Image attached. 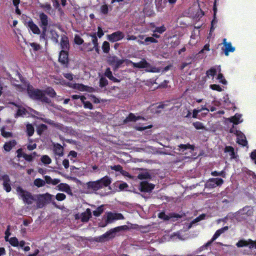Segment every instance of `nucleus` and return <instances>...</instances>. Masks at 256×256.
<instances>
[{
    "mask_svg": "<svg viewBox=\"0 0 256 256\" xmlns=\"http://www.w3.org/2000/svg\"><path fill=\"white\" fill-rule=\"evenodd\" d=\"M34 132V128L31 124H28L26 125V132L28 136H31L33 135Z\"/></svg>",
    "mask_w": 256,
    "mask_h": 256,
    "instance_id": "58836bf2",
    "label": "nucleus"
},
{
    "mask_svg": "<svg viewBox=\"0 0 256 256\" xmlns=\"http://www.w3.org/2000/svg\"><path fill=\"white\" fill-rule=\"evenodd\" d=\"M104 205H101L98 207L96 210L93 211V214L95 216H99L104 212Z\"/></svg>",
    "mask_w": 256,
    "mask_h": 256,
    "instance_id": "f704fd0d",
    "label": "nucleus"
},
{
    "mask_svg": "<svg viewBox=\"0 0 256 256\" xmlns=\"http://www.w3.org/2000/svg\"><path fill=\"white\" fill-rule=\"evenodd\" d=\"M216 73V70L214 68H212L206 72V76L207 77L214 76Z\"/></svg>",
    "mask_w": 256,
    "mask_h": 256,
    "instance_id": "37998d69",
    "label": "nucleus"
},
{
    "mask_svg": "<svg viewBox=\"0 0 256 256\" xmlns=\"http://www.w3.org/2000/svg\"><path fill=\"white\" fill-rule=\"evenodd\" d=\"M108 7L106 4L102 5L100 8V12L104 14H107L108 12Z\"/></svg>",
    "mask_w": 256,
    "mask_h": 256,
    "instance_id": "de8ad7c7",
    "label": "nucleus"
},
{
    "mask_svg": "<svg viewBox=\"0 0 256 256\" xmlns=\"http://www.w3.org/2000/svg\"><path fill=\"white\" fill-rule=\"evenodd\" d=\"M40 7L46 11H50L52 9V6L50 4H40Z\"/></svg>",
    "mask_w": 256,
    "mask_h": 256,
    "instance_id": "052dcab7",
    "label": "nucleus"
},
{
    "mask_svg": "<svg viewBox=\"0 0 256 256\" xmlns=\"http://www.w3.org/2000/svg\"><path fill=\"white\" fill-rule=\"evenodd\" d=\"M166 30V28L163 25L160 26L156 27L155 30L153 31L154 32H158L159 34H162Z\"/></svg>",
    "mask_w": 256,
    "mask_h": 256,
    "instance_id": "4d7b16f0",
    "label": "nucleus"
},
{
    "mask_svg": "<svg viewBox=\"0 0 256 256\" xmlns=\"http://www.w3.org/2000/svg\"><path fill=\"white\" fill-rule=\"evenodd\" d=\"M57 187L58 188V190H59L62 192H68L70 190V187L68 184L64 183H60L59 184Z\"/></svg>",
    "mask_w": 256,
    "mask_h": 256,
    "instance_id": "72a5a7b5",
    "label": "nucleus"
},
{
    "mask_svg": "<svg viewBox=\"0 0 256 256\" xmlns=\"http://www.w3.org/2000/svg\"><path fill=\"white\" fill-rule=\"evenodd\" d=\"M192 125L196 130H204V126L203 124L200 122H196L192 123Z\"/></svg>",
    "mask_w": 256,
    "mask_h": 256,
    "instance_id": "09e8293b",
    "label": "nucleus"
},
{
    "mask_svg": "<svg viewBox=\"0 0 256 256\" xmlns=\"http://www.w3.org/2000/svg\"><path fill=\"white\" fill-rule=\"evenodd\" d=\"M210 88L214 90H216L219 92L222 91V88L218 84H212L210 86Z\"/></svg>",
    "mask_w": 256,
    "mask_h": 256,
    "instance_id": "6e6d98bb",
    "label": "nucleus"
},
{
    "mask_svg": "<svg viewBox=\"0 0 256 256\" xmlns=\"http://www.w3.org/2000/svg\"><path fill=\"white\" fill-rule=\"evenodd\" d=\"M211 174L214 176H222L223 178H225L226 176V172L224 170H222L220 172L213 171L212 172Z\"/></svg>",
    "mask_w": 256,
    "mask_h": 256,
    "instance_id": "3c124183",
    "label": "nucleus"
},
{
    "mask_svg": "<svg viewBox=\"0 0 256 256\" xmlns=\"http://www.w3.org/2000/svg\"><path fill=\"white\" fill-rule=\"evenodd\" d=\"M137 177L138 179L142 180L150 178L151 176L148 172H146L144 173L139 174Z\"/></svg>",
    "mask_w": 256,
    "mask_h": 256,
    "instance_id": "79ce46f5",
    "label": "nucleus"
},
{
    "mask_svg": "<svg viewBox=\"0 0 256 256\" xmlns=\"http://www.w3.org/2000/svg\"><path fill=\"white\" fill-rule=\"evenodd\" d=\"M238 214L240 215H246L247 216H251L254 214L252 208L250 206H246L240 209L238 212Z\"/></svg>",
    "mask_w": 256,
    "mask_h": 256,
    "instance_id": "f3484780",
    "label": "nucleus"
},
{
    "mask_svg": "<svg viewBox=\"0 0 256 256\" xmlns=\"http://www.w3.org/2000/svg\"><path fill=\"white\" fill-rule=\"evenodd\" d=\"M38 16L40 20L38 25L42 28V32H40V33L39 34L40 40H44L46 42V43L48 41L46 32L48 28L50 26L49 22L50 20V19L45 13L43 12H40Z\"/></svg>",
    "mask_w": 256,
    "mask_h": 256,
    "instance_id": "f03ea898",
    "label": "nucleus"
},
{
    "mask_svg": "<svg viewBox=\"0 0 256 256\" xmlns=\"http://www.w3.org/2000/svg\"><path fill=\"white\" fill-rule=\"evenodd\" d=\"M86 96H82L81 102L84 104V108H88L89 110H92L94 108V107L92 104L88 101H86Z\"/></svg>",
    "mask_w": 256,
    "mask_h": 256,
    "instance_id": "c756f323",
    "label": "nucleus"
},
{
    "mask_svg": "<svg viewBox=\"0 0 256 256\" xmlns=\"http://www.w3.org/2000/svg\"><path fill=\"white\" fill-rule=\"evenodd\" d=\"M43 92L52 98H54L56 95V94L54 89L50 86L46 88V89Z\"/></svg>",
    "mask_w": 256,
    "mask_h": 256,
    "instance_id": "473e14b6",
    "label": "nucleus"
},
{
    "mask_svg": "<svg viewBox=\"0 0 256 256\" xmlns=\"http://www.w3.org/2000/svg\"><path fill=\"white\" fill-rule=\"evenodd\" d=\"M1 134L4 138H8L12 136V133L9 132H6L4 130V128H2L1 130Z\"/></svg>",
    "mask_w": 256,
    "mask_h": 256,
    "instance_id": "603ef678",
    "label": "nucleus"
},
{
    "mask_svg": "<svg viewBox=\"0 0 256 256\" xmlns=\"http://www.w3.org/2000/svg\"><path fill=\"white\" fill-rule=\"evenodd\" d=\"M54 154L58 156H62L64 154V150L62 146L59 144H56L54 146Z\"/></svg>",
    "mask_w": 256,
    "mask_h": 256,
    "instance_id": "393cba45",
    "label": "nucleus"
},
{
    "mask_svg": "<svg viewBox=\"0 0 256 256\" xmlns=\"http://www.w3.org/2000/svg\"><path fill=\"white\" fill-rule=\"evenodd\" d=\"M124 219V216L120 213H113L108 212L107 213L106 220L105 224L100 226L102 227H105L108 224L112 222L114 220Z\"/></svg>",
    "mask_w": 256,
    "mask_h": 256,
    "instance_id": "6e6552de",
    "label": "nucleus"
},
{
    "mask_svg": "<svg viewBox=\"0 0 256 256\" xmlns=\"http://www.w3.org/2000/svg\"><path fill=\"white\" fill-rule=\"evenodd\" d=\"M141 116H136L134 114L130 113L128 116L124 120V124H127L128 122H136V120L142 119Z\"/></svg>",
    "mask_w": 256,
    "mask_h": 256,
    "instance_id": "6ab92c4d",
    "label": "nucleus"
},
{
    "mask_svg": "<svg viewBox=\"0 0 256 256\" xmlns=\"http://www.w3.org/2000/svg\"><path fill=\"white\" fill-rule=\"evenodd\" d=\"M46 184V182L44 180L38 178L34 180V184L38 188L42 187Z\"/></svg>",
    "mask_w": 256,
    "mask_h": 256,
    "instance_id": "e433bc0d",
    "label": "nucleus"
},
{
    "mask_svg": "<svg viewBox=\"0 0 256 256\" xmlns=\"http://www.w3.org/2000/svg\"><path fill=\"white\" fill-rule=\"evenodd\" d=\"M41 161L46 164H49L52 162V160L47 155L42 156L41 158Z\"/></svg>",
    "mask_w": 256,
    "mask_h": 256,
    "instance_id": "c03bdc74",
    "label": "nucleus"
},
{
    "mask_svg": "<svg viewBox=\"0 0 256 256\" xmlns=\"http://www.w3.org/2000/svg\"><path fill=\"white\" fill-rule=\"evenodd\" d=\"M124 38V34L122 32L116 31L108 35V39L109 41L114 42L122 40Z\"/></svg>",
    "mask_w": 256,
    "mask_h": 256,
    "instance_id": "f8f14e48",
    "label": "nucleus"
},
{
    "mask_svg": "<svg viewBox=\"0 0 256 256\" xmlns=\"http://www.w3.org/2000/svg\"><path fill=\"white\" fill-rule=\"evenodd\" d=\"M250 240L251 239H248V240H240L236 243V246L238 248H242L244 246H250Z\"/></svg>",
    "mask_w": 256,
    "mask_h": 256,
    "instance_id": "bb28decb",
    "label": "nucleus"
},
{
    "mask_svg": "<svg viewBox=\"0 0 256 256\" xmlns=\"http://www.w3.org/2000/svg\"><path fill=\"white\" fill-rule=\"evenodd\" d=\"M66 196L63 193H58L56 196V198L58 201H62L66 199Z\"/></svg>",
    "mask_w": 256,
    "mask_h": 256,
    "instance_id": "680f3d73",
    "label": "nucleus"
},
{
    "mask_svg": "<svg viewBox=\"0 0 256 256\" xmlns=\"http://www.w3.org/2000/svg\"><path fill=\"white\" fill-rule=\"evenodd\" d=\"M102 49L104 53H108L110 50L109 42L106 41H104L102 45Z\"/></svg>",
    "mask_w": 256,
    "mask_h": 256,
    "instance_id": "a19ab883",
    "label": "nucleus"
},
{
    "mask_svg": "<svg viewBox=\"0 0 256 256\" xmlns=\"http://www.w3.org/2000/svg\"><path fill=\"white\" fill-rule=\"evenodd\" d=\"M74 41V42L78 45H80L82 44L84 42L82 38L78 34L75 35Z\"/></svg>",
    "mask_w": 256,
    "mask_h": 256,
    "instance_id": "5fc2aeb1",
    "label": "nucleus"
},
{
    "mask_svg": "<svg viewBox=\"0 0 256 256\" xmlns=\"http://www.w3.org/2000/svg\"><path fill=\"white\" fill-rule=\"evenodd\" d=\"M217 79L220 80V82L224 84H227V81L224 78V76L222 73H219L218 74Z\"/></svg>",
    "mask_w": 256,
    "mask_h": 256,
    "instance_id": "bf43d9fd",
    "label": "nucleus"
},
{
    "mask_svg": "<svg viewBox=\"0 0 256 256\" xmlns=\"http://www.w3.org/2000/svg\"><path fill=\"white\" fill-rule=\"evenodd\" d=\"M236 142L239 144H240L244 146H246L248 144V142L246 140V138L243 134H242L241 135L238 136Z\"/></svg>",
    "mask_w": 256,
    "mask_h": 256,
    "instance_id": "7c9ffc66",
    "label": "nucleus"
},
{
    "mask_svg": "<svg viewBox=\"0 0 256 256\" xmlns=\"http://www.w3.org/2000/svg\"><path fill=\"white\" fill-rule=\"evenodd\" d=\"M222 230L220 229L217 230L214 236H212L211 240H210L212 243L218 237L220 236V235L222 234Z\"/></svg>",
    "mask_w": 256,
    "mask_h": 256,
    "instance_id": "864d4df0",
    "label": "nucleus"
},
{
    "mask_svg": "<svg viewBox=\"0 0 256 256\" xmlns=\"http://www.w3.org/2000/svg\"><path fill=\"white\" fill-rule=\"evenodd\" d=\"M90 99L94 104H98L100 102V100L98 98L94 95L90 94Z\"/></svg>",
    "mask_w": 256,
    "mask_h": 256,
    "instance_id": "774afa93",
    "label": "nucleus"
},
{
    "mask_svg": "<svg viewBox=\"0 0 256 256\" xmlns=\"http://www.w3.org/2000/svg\"><path fill=\"white\" fill-rule=\"evenodd\" d=\"M30 46L33 48L34 51H38L40 49V46L36 42L30 43Z\"/></svg>",
    "mask_w": 256,
    "mask_h": 256,
    "instance_id": "e2e57ef3",
    "label": "nucleus"
},
{
    "mask_svg": "<svg viewBox=\"0 0 256 256\" xmlns=\"http://www.w3.org/2000/svg\"><path fill=\"white\" fill-rule=\"evenodd\" d=\"M181 217L180 214L174 212H171L168 215H166L164 212H162L158 214V218L164 220H168L173 218H180Z\"/></svg>",
    "mask_w": 256,
    "mask_h": 256,
    "instance_id": "4468645a",
    "label": "nucleus"
},
{
    "mask_svg": "<svg viewBox=\"0 0 256 256\" xmlns=\"http://www.w3.org/2000/svg\"><path fill=\"white\" fill-rule=\"evenodd\" d=\"M126 64L127 65L131 64L134 68H146V70L148 72H156V68L152 67L150 64L147 62V61L143 58L141 61L138 62H134L129 60H126Z\"/></svg>",
    "mask_w": 256,
    "mask_h": 256,
    "instance_id": "39448f33",
    "label": "nucleus"
},
{
    "mask_svg": "<svg viewBox=\"0 0 256 256\" xmlns=\"http://www.w3.org/2000/svg\"><path fill=\"white\" fill-rule=\"evenodd\" d=\"M125 226H120L112 228L110 230L106 232L104 234L96 237H94L93 239L94 242H104L108 241L110 239L114 237V234L120 230H124Z\"/></svg>",
    "mask_w": 256,
    "mask_h": 256,
    "instance_id": "20e7f679",
    "label": "nucleus"
},
{
    "mask_svg": "<svg viewBox=\"0 0 256 256\" xmlns=\"http://www.w3.org/2000/svg\"><path fill=\"white\" fill-rule=\"evenodd\" d=\"M108 84V81L106 78L104 77H102L100 79V84L99 86L100 88H103L106 86Z\"/></svg>",
    "mask_w": 256,
    "mask_h": 256,
    "instance_id": "8fccbe9b",
    "label": "nucleus"
},
{
    "mask_svg": "<svg viewBox=\"0 0 256 256\" xmlns=\"http://www.w3.org/2000/svg\"><path fill=\"white\" fill-rule=\"evenodd\" d=\"M22 157L28 162H32L34 159L32 154H28L26 153L22 154Z\"/></svg>",
    "mask_w": 256,
    "mask_h": 256,
    "instance_id": "13d9d810",
    "label": "nucleus"
},
{
    "mask_svg": "<svg viewBox=\"0 0 256 256\" xmlns=\"http://www.w3.org/2000/svg\"><path fill=\"white\" fill-rule=\"evenodd\" d=\"M60 46L62 50H66L69 49V40L68 38L64 36L60 40Z\"/></svg>",
    "mask_w": 256,
    "mask_h": 256,
    "instance_id": "aec40b11",
    "label": "nucleus"
},
{
    "mask_svg": "<svg viewBox=\"0 0 256 256\" xmlns=\"http://www.w3.org/2000/svg\"><path fill=\"white\" fill-rule=\"evenodd\" d=\"M68 54L66 50H62L60 52L58 60L62 64H67L68 63Z\"/></svg>",
    "mask_w": 256,
    "mask_h": 256,
    "instance_id": "a211bd4d",
    "label": "nucleus"
},
{
    "mask_svg": "<svg viewBox=\"0 0 256 256\" xmlns=\"http://www.w3.org/2000/svg\"><path fill=\"white\" fill-rule=\"evenodd\" d=\"M88 36H91L92 38V42L94 46L98 45V40L96 36V32H94L88 34Z\"/></svg>",
    "mask_w": 256,
    "mask_h": 256,
    "instance_id": "49530a36",
    "label": "nucleus"
},
{
    "mask_svg": "<svg viewBox=\"0 0 256 256\" xmlns=\"http://www.w3.org/2000/svg\"><path fill=\"white\" fill-rule=\"evenodd\" d=\"M224 152H229L232 158H236L234 148L232 146H226Z\"/></svg>",
    "mask_w": 256,
    "mask_h": 256,
    "instance_id": "c85d7f7f",
    "label": "nucleus"
},
{
    "mask_svg": "<svg viewBox=\"0 0 256 256\" xmlns=\"http://www.w3.org/2000/svg\"><path fill=\"white\" fill-rule=\"evenodd\" d=\"M16 192L19 193L24 202L27 204H31L33 202L36 201L34 196L30 192L24 190L22 187L16 188Z\"/></svg>",
    "mask_w": 256,
    "mask_h": 256,
    "instance_id": "423d86ee",
    "label": "nucleus"
},
{
    "mask_svg": "<svg viewBox=\"0 0 256 256\" xmlns=\"http://www.w3.org/2000/svg\"><path fill=\"white\" fill-rule=\"evenodd\" d=\"M2 179L3 180V186L4 190L7 192H9L11 191L12 188L10 184V178L8 174L3 175L2 176Z\"/></svg>",
    "mask_w": 256,
    "mask_h": 256,
    "instance_id": "dca6fc26",
    "label": "nucleus"
},
{
    "mask_svg": "<svg viewBox=\"0 0 256 256\" xmlns=\"http://www.w3.org/2000/svg\"><path fill=\"white\" fill-rule=\"evenodd\" d=\"M154 184H150L146 181H142L140 182L139 190L142 192H150L154 188Z\"/></svg>",
    "mask_w": 256,
    "mask_h": 256,
    "instance_id": "9b49d317",
    "label": "nucleus"
},
{
    "mask_svg": "<svg viewBox=\"0 0 256 256\" xmlns=\"http://www.w3.org/2000/svg\"><path fill=\"white\" fill-rule=\"evenodd\" d=\"M138 42L140 44H148L149 43H157L158 41L154 37H147L144 39V41L138 40Z\"/></svg>",
    "mask_w": 256,
    "mask_h": 256,
    "instance_id": "a878e982",
    "label": "nucleus"
},
{
    "mask_svg": "<svg viewBox=\"0 0 256 256\" xmlns=\"http://www.w3.org/2000/svg\"><path fill=\"white\" fill-rule=\"evenodd\" d=\"M223 44L222 50L226 56H228L230 52H232L235 50V48L232 46L231 42H227L226 38L223 40Z\"/></svg>",
    "mask_w": 256,
    "mask_h": 256,
    "instance_id": "ddd939ff",
    "label": "nucleus"
},
{
    "mask_svg": "<svg viewBox=\"0 0 256 256\" xmlns=\"http://www.w3.org/2000/svg\"><path fill=\"white\" fill-rule=\"evenodd\" d=\"M26 114V110L24 108L23 109H18L16 112V116H23L25 115Z\"/></svg>",
    "mask_w": 256,
    "mask_h": 256,
    "instance_id": "338daca9",
    "label": "nucleus"
},
{
    "mask_svg": "<svg viewBox=\"0 0 256 256\" xmlns=\"http://www.w3.org/2000/svg\"><path fill=\"white\" fill-rule=\"evenodd\" d=\"M27 92L30 98L34 100H40L42 102L50 104L51 100L46 97L44 92L38 88H34L32 86H28Z\"/></svg>",
    "mask_w": 256,
    "mask_h": 256,
    "instance_id": "f257e3e1",
    "label": "nucleus"
},
{
    "mask_svg": "<svg viewBox=\"0 0 256 256\" xmlns=\"http://www.w3.org/2000/svg\"><path fill=\"white\" fill-rule=\"evenodd\" d=\"M82 86L84 88L83 90H86L89 92H95V89L92 87L86 86L83 84H82Z\"/></svg>",
    "mask_w": 256,
    "mask_h": 256,
    "instance_id": "69168bd1",
    "label": "nucleus"
},
{
    "mask_svg": "<svg viewBox=\"0 0 256 256\" xmlns=\"http://www.w3.org/2000/svg\"><path fill=\"white\" fill-rule=\"evenodd\" d=\"M212 243L209 240L206 244H204L203 246H200L196 250L197 253H199L202 252L203 250H208V246H210Z\"/></svg>",
    "mask_w": 256,
    "mask_h": 256,
    "instance_id": "4c0bfd02",
    "label": "nucleus"
},
{
    "mask_svg": "<svg viewBox=\"0 0 256 256\" xmlns=\"http://www.w3.org/2000/svg\"><path fill=\"white\" fill-rule=\"evenodd\" d=\"M179 150H182V152H184V150L187 149H190L192 150H194V146L190 144H180L178 146Z\"/></svg>",
    "mask_w": 256,
    "mask_h": 256,
    "instance_id": "2f4dec72",
    "label": "nucleus"
},
{
    "mask_svg": "<svg viewBox=\"0 0 256 256\" xmlns=\"http://www.w3.org/2000/svg\"><path fill=\"white\" fill-rule=\"evenodd\" d=\"M9 242L13 246L16 247L18 246L19 242L16 237L10 238L9 240Z\"/></svg>",
    "mask_w": 256,
    "mask_h": 256,
    "instance_id": "a18cd8bd",
    "label": "nucleus"
},
{
    "mask_svg": "<svg viewBox=\"0 0 256 256\" xmlns=\"http://www.w3.org/2000/svg\"><path fill=\"white\" fill-rule=\"evenodd\" d=\"M92 217V212L90 208H87L86 211L81 214V220L82 222H88Z\"/></svg>",
    "mask_w": 256,
    "mask_h": 256,
    "instance_id": "4be33fe9",
    "label": "nucleus"
},
{
    "mask_svg": "<svg viewBox=\"0 0 256 256\" xmlns=\"http://www.w3.org/2000/svg\"><path fill=\"white\" fill-rule=\"evenodd\" d=\"M52 2V5L54 8L57 10L58 11L60 12H62V10L60 6V4L58 0H51Z\"/></svg>",
    "mask_w": 256,
    "mask_h": 256,
    "instance_id": "ea45409f",
    "label": "nucleus"
},
{
    "mask_svg": "<svg viewBox=\"0 0 256 256\" xmlns=\"http://www.w3.org/2000/svg\"><path fill=\"white\" fill-rule=\"evenodd\" d=\"M48 128V126L45 124H40L36 129V132L39 134L40 135L44 131L46 130Z\"/></svg>",
    "mask_w": 256,
    "mask_h": 256,
    "instance_id": "c9c22d12",
    "label": "nucleus"
},
{
    "mask_svg": "<svg viewBox=\"0 0 256 256\" xmlns=\"http://www.w3.org/2000/svg\"><path fill=\"white\" fill-rule=\"evenodd\" d=\"M16 144L15 140H13L8 142H6L4 145V148L6 152H10L12 148H14Z\"/></svg>",
    "mask_w": 256,
    "mask_h": 256,
    "instance_id": "5701e85b",
    "label": "nucleus"
},
{
    "mask_svg": "<svg viewBox=\"0 0 256 256\" xmlns=\"http://www.w3.org/2000/svg\"><path fill=\"white\" fill-rule=\"evenodd\" d=\"M224 182V180L222 178H210L206 181L204 186L206 188H213L222 186Z\"/></svg>",
    "mask_w": 256,
    "mask_h": 256,
    "instance_id": "1a4fd4ad",
    "label": "nucleus"
},
{
    "mask_svg": "<svg viewBox=\"0 0 256 256\" xmlns=\"http://www.w3.org/2000/svg\"><path fill=\"white\" fill-rule=\"evenodd\" d=\"M218 0H214V6H213V11H214V18L212 21L211 25L212 27L210 28V31L214 29V26L217 22V20H216V13L217 12V8H216V2Z\"/></svg>",
    "mask_w": 256,
    "mask_h": 256,
    "instance_id": "b1692460",
    "label": "nucleus"
},
{
    "mask_svg": "<svg viewBox=\"0 0 256 256\" xmlns=\"http://www.w3.org/2000/svg\"><path fill=\"white\" fill-rule=\"evenodd\" d=\"M52 196L49 193L39 194L36 196V206L38 208H43L48 202L52 200Z\"/></svg>",
    "mask_w": 256,
    "mask_h": 256,
    "instance_id": "0eeeda50",
    "label": "nucleus"
},
{
    "mask_svg": "<svg viewBox=\"0 0 256 256\" xmlns=\"http://www.w3.org/2000/svg\"><path fill=\"white\" fill-rule=\"evenodd\" d=\"M126 60H120L116 56H112L108 58V62L109 64L114 66V70H116L124 62H126Z\"/></svg>",
    "mask_w": 256,
    "mask_h": 256,
    "instance_id": "9d476101",
    "label": "nucleus"
},
{
    "mask_svg": "<svg viewBox=\"0 0 256 256\" xmlns=\"http://www.w3.org/2000/svg\"><path fill=\"white\" fill-rule=\"evenodd\" d=\"M242 117V115L238 114H236L234 116H232L230 118V121L233 123L234 124H238L242 121L240 120V119Z\"/></svg>",
    "mask_w": 256,
    "mask_h": 256,
    "instance_id": "cd10ccee",
    "label": "nucleus"
},
{
    "mask_svg": "<svg viewBox=\"0 0 256 256\" xmlns=\"http://www.w3.org/2000/svg\"><path fill=\"white\" fill-rule=\"evenodd\" d=\"M111 169L116 172H122V167L120 164L114 165L111 166Z\"/></svg>",
    "mask_w": 256,
    "mask_h": 256,
    "instance_id": "0e129e2a",
    "label": "nucleus"
},
{
    "mask_svg": "<svg viewBox=\"0 0 256 256\" xmlns=\"http://www.w3.org/2000/svg\"><path fill=\"white\" fill-rule=\"evenodd\" d=\"M27 26L34 34H39L40 33V28L32 19L27 22Z\"/></svg>",
    "mask_w": 256,
    "mask_h": 256,
    "instance_id": "2eb2a0df",
    "label": "nucleus"
},
{
    "mask_svg": "<svg viewBox=\"0 0 256 256\" xmlns=\"http://www.w3.org/2000/svg\"><path fill=\"white\" fill-rule=\"evenodd\" d=\"M104 76H106L109 80L114 82H118L120 80L114 77L112 75V72L110 68H107L104 72Z\"/></svg>",
    "mask_w": 256,
    "mask_h": 256,
    "instance_id": "412c9836",
    "label": "nucleus"
},
{
    "mask_svg": "<svg viewBox=\"0 0 256 256\" xmlns=\"http://www.w3.org/2000/svg\"><path fill=\"white\" fill-rule=\"evenodd\" d=\"M112 182L111 178L108 176H105L100 179L86 183L87 188L96 191L100 189L108 186Z\"/></svg>",
    "mask_w": 256,
    "mask_h": 256,
    "instance_id": "7ed1b4c3",
    "label": "nucleus"
}]
</instances>
